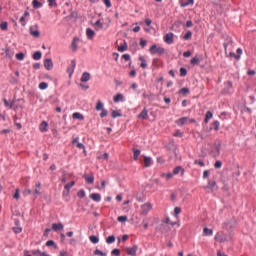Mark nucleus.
Masks as SVG:
<instances>
[{
  "label": "nucleus",
  "instance_id": "f257e3e1",
  "mask_svg": "<svg viewBox=\"0 0 256 256\" xmlns=\"http://www.w3.org/2000/svg\"><path fill=\"white\" fill-rule=\"evenodd\" d=\"M208 147L211 149L209 155L214 159H217L221 155V141L217 140L213 143L209 142Z\"/></svg>",
  "mask_w": 256,
  "mask_h": 256
},
{
  "label": "nucleus",
  "instance_id": "f03ea898",
  "mask_svg": "<svg viewBox=\"0 0 256 256\" xmlns=\"http://www.w3.org/2000/svg\"><path fill=\"white\" fill-rule=\"evenodd\" d=\"M149 52L151 55H165V48L159 47L157 44H153L150 47Z\"/></svg>",
  "mask_w": 256,
  "mask_h": 256
},
{
  "label": "nucleus",
  "instance_id": "7ed1b4c3",
  "mask_svg": "<svg viewBox=\"0 0 256 256\" xmlns=\"http://www.w3.org/2000/svg\"><path fill=\"white\" fill-rule=\"evenodd\" d=\"M138 250H139V246L134 244L132 247L126 248V253H127V255H130V256H137Z\"/></svg>",
  "mask_w": 256,
  "mask_h": 256
},
{
  "label": "nucleus",
  "instance_id": "20e7f679",
  "mask_svg": "<svg viewBox=\"0 0 256 256\" xmlns=\"http://www.w3.org/2000/svg\"><path fill=\"white\" fill-rule=\"evenodd\" d=\"M175 34L173 32L167 33L164 35V41L167 43V45H173Z\"/></svg>",
  "mask_w": 256,
  "mask_h": 256
},
{
  "label": "nucleus",
  "instance_id": "39448f33",
  "mask_svg": "<svg viewBox=\"0 0 256 256\" xmlns=\"http://www.w3.org/2000/svg\"><path fill=\"white\" fill-rule=\"evenodd\" d=\"M83 179H85L86 183H88L89 185H93V183H95V176H93V173H91L90 175L84 174Z\"/></svg>",
  "mask_w": 256,
  "mask_h": 256
},
{
  "label": "nucleus",
  "instance_id": "423d86ee",
  "mask_svg": "<svg viewBox=\"0 0 256 256\" xmlns=\"http://www.w3.org/2000/svg\"><path fill=\"white\" fill-rule=\"evenodd\" d=\"M44 67L47 71H51L53 69V60L51 58H46L44 60Z\"/></svg>",
  "mask_w": 256,
  "mask_h": 256
},
{
  "label": "nucleus",
  "instance_id": "0eeeda50",
  "mask_svg": "<svg viewBox=\"0 0 256 256\" xmlns=\"http://www.w3.org/2000/svg\"><path fill=\"white\" fill-rule=\"evenodd\" d=\"M138 119H143L144 121H147V119H149V110H147V108H144L142 112L138 115Z\"/></svg>",
  "mask_w": 256,
  "mask_h": 256
},
{
  "label": "nucleus",
  "instance_id": "6e6552de",
  "mask_svg": "<svg viewBox=\"0 0 256 256\" xmlns=\"http://www.w3.org/2000/svg\"><path fill=\"white\" fill-rule=\"evenodd\" d=\"M142 209V215H147L149 213L150 209H153V206H151V203H145L141 206Z\"/></svg>",
  "mask_w": 256,
  "mask_h": 256
},
{
  "label": "nucleus",
  "instance_id": "1a4fd4ad",
  "mask_svg": "<svg viewBox=\"0 0 256 256\" xmlns=\"http://www.w3.org/2000/svg\"><path fill=\"white\" fill-rule=\"evenodd\" d=\"M224 85H225V88L222 90V95H227V93H229V89L233 87V82L226 81Z\"/></svg>",
  "mask_w": 256,
  "mask_h": 256
},
{
  "label": "nucleus",
  "instance_id": "9d476101",
  "mask_svg": "<svg viewBox=\"0 0 256 256\" xmlns=\"http://www.w3.org/2000/svg\"><path fill=\"white\" fill-rule=\"evenodd\" d=\"M215 241H219V243H225V241H227V235L217 233L215 236Z\"/></svg>",
  "mask_w": 256,
  "mask_h": 256
},
{
  "label": "nucleus",
  "instance_id": "9b49d317",
  "mask_svg": "<svg viewBox=\"0 0 256 256\" xmlns=\"http://www.w3.org/2000/svg\"><path fill=\"white\" fill-rule=\"evenodd\" d=\"M188 121H189V117H182V118L176 120L175 123L179 127H183V125H185V123H187Z\"/></svg>",
  "mask_w": 256,
  "mask_h": 256
},
{
  "label": "nucleus",
  "instance_id": "f8f14e48",
  "mask_svg": "<svg viewBox=\"0 0 256 256\" xmlns=\"http://www.w3.org/2000/svg\"><path fill=\"white\" fill-rule=\"evenodd\" d=\"M71 65L72 67L67 68V73H69V77H71V75H73V73L75 72V67L77 65V62L75 60H72Z\"/></svg>",
  "mask_w": 256,
  "mask_h": 256
},
{
  "label": "nucleus",
  "instance_id": "ddd939ff",
  "mask_svg": "<svg viewBox=\"0 0 256 256\" xmlns=\"http://www.w3.org/2000/svg\"><path fill=\"white\" fill-rule=\"evenodd\" d=\"M91 79V74L89 72H84L80 79L81 83H87Z\"/></svg>",
  "mask_w": 256,
  "mask_h": 256
},
{
  "label": "nucleus",
  "instance_id": "4468645a",
  "mask_svg": "<svg viewBox=\"0 0 256 256\" xmlns=\"http://www.w3.org/2000/svg\"><path fill=\"white\" fill-rule=\"evenodd\" d=\"M180 171H181V177H183V175H185V169H183V167L181 166L175 167L172 174L179 175Z\"/></svg>",
  "mask_w": 256,
  "mask_h": 256
},
{
  "label": "nucleus",
  "instance_id": "2eb2a0df",
  "mask_svg": "<svg viewBox=\"0 0 256 256\" xmlns=\"http://www.w3.org/2000/svg\"><path fill=\"white\" fill-rule=\"evenodd\" d=\"M29 32L30 35H32V37H35L36 39L41 37V32H39V30H33V26L30 27Z\"/></svg>",
  "mask_w": 256,
  "mask_h": 256
},
{
  "label": "nucleus",
  "instance_id": "dca6fc26",
  "mask_svg": "<svg viewBox=\"0 0 256 256\" xmlns=\"http://www.w3.org/2000/svg\"><path fill=\"white\" fill-rule=\"evenodd\" d=\"M52 231H63V223L52 224Z\"/></svg>",
  "mask_w": 256,
  "mask_h": 256
},
{
  "label": "nucleus",
  "instance_id": "f3484780",
  "mask_svg": "<svg viewBox=\"0 0 256 256\" xmlns=\"http://www.w3.org/2000/svg\"><path fill=\"white\" fill-rule=\"evenodd\" d=\"M90 199H92V201H95L96 203H99V201H101V194L92 193L90 194Z\"/></svg>",
  "mask_w": 256,
  "mask_h": 256
},
{
  "label": "nucleus",
  "instance_id": "a211bd4d",
  "mask_svg": "<svg viewBox=\"0 0 256 256\" xmlns=\"http://www.w3.org/2000/svg\"><path fill=\"white\" fill-rule=\"evenodd\" d=\"M86 36H87V39H89V40L93 39V37H95V31L91 28H87Z\"/></svg>",
  "mask_w": 256,
  "mask_h": 256
},
{
  "label": "nucleus",
  "instance_id": "6ab92c4d",
  "mask_svg": "<svg viewBox=\"0 0 256 256\" xmlns=\"http://www.w3.org/2000/svg\"><path fill=\"white\" fill-rule=\"evenodd\" d=\"M138 61H141V69H147V60L143 56H139Z\"/></svg>",
  "mask_w": 256,
  "mask_h": 256
},
{
  "label": "nucleus",
  "instance_id": "aec40b11",
  "mask_svg": "<svg viewBox=\"0 0 256 256\" xmlns=\"http://www.w3.org/2000/svg\"><path fill=\"white\" fill-rule=\"evenodd\" d=\"M132 151L134 153L133 160L138 161L139 160V155H141V150H139L137 148H133Z\"/></svg>",
  "mask_w": 256,
  "mask_h": 256
},
{
  "label": "nucleus",
  "instance_id": "412c9836",
  "mask_svg": "<svg viewBox=\"0 0 256 256\" xmlns=\"http://www.w3.org/2000/svg\"><path fill=\"white\" fill-rule=\"evenodd\" d=\"M41 57H43V53H41V51H36L32 55V59H34V61H39Z\"/></svg>",
  "mask_w": 256,
  "mask_h": 256
},
{
  "label": "nucleus",
  "instance_id": "4be33fe9",
  "mask_svg": "<svg viewBox=\"0 0 256 256\" xmlns=\"http://www.w3.org/2000/svg\"><path fill=\"white\" fill-rule=\"evenodd\" d=\"M178 93H179V95H183V97H185V96L189 95V93H191V90H189V88H187V87H184V88L180 89L178 91Z\"/></svg>",
  "mask_w": 256,
  "mask_h": 256
},
{
  "label": "nucleus",
  "instance_id": "5701e85b",
  "mask_svg": "<svg viewBox=\"0 0 256 256\" xmlns=\"http://www.w3.org/2000/svg\"><path fill=\"white\" fill-rule=\"evenodd\" d=\"M73 119H78L79 121H83L85 119V116L79 112H75L72 114Z\"/></svg>",
  "mask_w": 256,
  "mask_h": 256
},
{
  "label": "nucleus",
  "instance_id": "b1692460",
  "mask_svg": "<svg viewBox=\"0 0 256 256\" xmlns=\"http://www.w3.org/2000/svg\"><path fill=\"white\" fill-rule=\"evenodd\" d=\"M32 7L33 9H41V7H43V3L39 2V0H33Z\"/></svg>",
  "mask_w": 256,
  "mask_h": 256
},
{
  "label": "nucleus",
  "instance_id": "393cba45",
  "mask_svg": "<svg viewBox=\"0 0 256 256\" xmlns=\"http://www.w3.org/2000/svg\"><path fill=\"white\" fill-rule=\"evenodd\" d=\"M217 186V182L215 180H209L206 189H211L213 191L214 187Z\"/></svg>",
  "mask_w": 256,
  "mask_h": 256
},
{
  "label": "nucleus",
  "instance_id": "a878e982",
  "mask_svg": "<svg viewBox=\"0 0 256 256\" xmlns=\"http://www.w3.org/2000/svg\"><path fill=\"white\" fill-rule=\"evenodd\" d=\"M77 41H79V38L74 37L73 41L71 43V49L72 51L75 53V51H77Z\"/></svg>",
  "mask_w": 256,
  "mask_h": 256
},
{
  "label": "nucleus",
  "instance_id": "bb28decb",
  "mask_svg": "<svg viewBox=\"0 0 256 256\" xmlns=\"http://www.w3.org/2000/svg\"><path fill=\"white\" fill-rule=\"evenodd\" d=\"M128 49V45H127V41H124L123 44H121L120 46H118V51L120 53H123L124 51H127Z\"/></svg>",
  "mask_w": 256,
  "mask_h": 256
},
{
  "label": "nucleus",
  "instance_id": "cd10ccee",
  "mask_svg": "<svg viewBox=\"0 0 256 256\" xmlns=\"http://www.w3.org/2000/svg\"><path fill=\"white\" fill-rule=\"evenodd\" d=\"M144 158V167H151V157L149 156H143Z\"/></svg>",
  "mask_w": 256,
  "mask_h": 256
},
{
  "label": "nucleus",
  "instance_id": "c85d7f7f",
  "mask_svg": "<svg viewBox=\"0 0 256 256\" xmlns=\"http://www.w3.org/2000/svg\"><path fill=\"white\" fill-rule=\"evenodd\" d=\"M47 127H49V123H47V121H43L41 124H40V131L42 133H45V131H47Z\"/></svg>",
  "mask_w": 256,
  "mask_h": 256
},
{
  "label": "nucleus",
  "instance_id": "c756f323",
  "mask_svg": "<svg viewBox=\"0 0 256 256\" xmlns=\"http://www.w3.org/2000/svg\"><path fill=\"white\" fill-rule=\"evenodd\" d=\"M2 51H5V54H6V58H7V59H12V57H13V52L11 53V50L9 49V47L3 48Z\"/></svg>",
  "mask_w": 256,
  "mask_h": 256
},
{
  "label": "nucleus",
  "instance_id": "7c9ffc66",
  "mask_svg": "<svg viewBox=\"0 0 256 256\" xmlns=\"http://www.w3.org/2000/svg\"><path fill=\"white\" fill-rule=\"evenodd\" d=\"M170 223H171V219H169V217H166L165 220L162 221L160 230H162V232H163V229H165V224L170 225Z\"/></svg>",
  "mask_w": 256,
  "mask_h": 256
},
{
  "label": "nucleus",
  "instance_id": "2f4dec72",
  "mask_svg": "<svg viewBox=\"0 0 256 256\" xmlns=\"http://www.w3.org/2000/svg\"><path fill=\"white\" fill-rule=\"evenodd\" d=\"M111 117L112 119H117V117H123V114H121L119 111L117 110H112L111 112Z\"/></svg>",
  "mask_w": 256,
  "mask_h": 256
},
{
  "label": "nucleus",
  "instance_id": "473e14b6",
  "mask_svg": "<svg viewBox=\"0 0 256 256\" xmlns=\"http://www.w3.org/2000/svg\"><path fill=\"white\" fill-rule=\"evenodd\" d=\"M114 103H119V101H123V94L118 93L113 98Z\"/></svg>",
  "mask_w": 256,
  "mask_h": 256
},
{
  "label": "nucleus",
  "instance_id": "72a5a7b5",
  "mask_svg": "<svg viewBox=\"0 0 256 256\" xmlns=\"http://www.w3.org/2000/svg\"><path fill=\"white\" fill-rule=\"evenodd\" d=\"M94 26H95V30L96 31H99V30L103 29V23L101 22V20H97L94 23Z\"/></svg>",
  "mask_w": 256,
  "mask_h": 256
},
{
  "label": "nucleus",
  "instance_id": "f704fd0d",
  "mask_svg": "<svg viewBox=\"0 0 256 256\" xmlns=\"http://www.w3.org/2000/svg\"><path fill=\"white\" fill-rule=\"evenodd\" d=\"M46 247H53L54 249H58L57 244H56L55 241H53V240H48V241L46 242Z\"/></svg>",
  "mask_w": 256,
  "mask_h": 256
},
{
  "label": "nucleus",
  "instance_id": "c9c22d12",
  "mask_svg": "<svg viewBox=\"0 0 256 256\" xmlns=\"http://www.w3.org/2000/svg\"><path fill=\"white\" fill-rule=\"evenodd\" d=\"M191 37H193V32H191V30H188L185 35L183 36L184 41H189V39H191Z\"/></svg>",
  "mask_w": 256,
  "mask_h": 256
},
{
  "label": "nucleus",
  "instance_id": "e433bc0d",
  "mask_svg": "<svg viewBox=\"0 0 256 256\" xmlns=\"http://www.w3.org/2000/svg\"><path fill=\"white\" fill-rule=\"evenodd\" d=\"M203 235H206V236H211L213 235V229H209L208 227H205L203 229Z\"/></svg>",
  "mask_w": 256,
  "mask_h": 256
},
{
  "label": "nucleus",
  "instance_id": "4c0bfd02",
  "mask_svg": "<svg viewBox=\"0 0 256 256\" xmlns=\"http://www.w3.org/2000/svg\"><path fill=\"white\" fill-rule=\"evenodd\" d=\"M91 243H93L94 245H97V243H99V237L95 236V235H91L89 237Z\"/></svg>",
  "mask_w": 256,
  "mask_h": 256
},
{
  "label": "nucleus",
  "instance_id": "58836bf2",
  "mask_svg": "<svg viewBox=\"0 0 256 256\" xmlns=\"http://www.w3.org/2000/svg\"><path fill=\"white\" fill-rule=\"evenodd\" d=\"M106 243H108V245H111V243H115V235H110L106 238Z\"/></svg>",
  "mask_w": 256,
  "mask_h": 256
},
{
  "label": "nucleus",
  "instance_id": "ea45409f",
  "mask_svg": "<svg viewBox=\"0 0 256 256\" xmlns=\"http://www.w3.org/2000/svg\"><path fill=\"white\" fill-rule=\"evenodd\" d=\"M95 109H96V111H102V110L104 109V108H103V102H101V100H99V101L96 103Z\"/></svg>",
  "mask_w": 256,
  "mask_h": 256
},
{
  "label": "nucleus",
  "instance_id": "a19ab883",
  "mask_svg": "<svg viewBox=\"0 0 256 256\" xmlns=\"http://www.w3.org/2000/svg\"><path fill=\"white\" fill-rule=\"evenodd\" d=\"M8 27H9V23H7V22H1L0 23L1 31H7Z\"/></svg>",
  "mask_w": 256,
  "mask_h": 256
},
{
  "label": "nucleus",
  "instance_id": "79ce46f5",
  "mask_svg": "<svg viewBox=\"0 0 256 256\" xmlns=\"http://www.w3.org/2000/svg\"><path fill=\"white\" fill-rule=\"evenodd\" d=\"M236 55H234V59H241V55L243 54V50L241 48H238L236 50Z\"/></svg>",
  "mask_w": 256,
  "mask_h": 256
},
{
  "label": "nucleus",
  "instance_id": "37998d69",
  "mask_svg": "<svg viewBox=\"0 0 256 256\" xmlns=\"http://www.w3.org/2000/svg\"><path fill=\"white\" fill-rule=\"evenodd\" d=\"M16 59H17V61H23V59H25V53H23V52L17 53Z\"/></svg>",
  "mask_w": 256,
  "mask_h": 256
},
{
  "label": "nucleus",
  "instance_id": "c03bdc74",
  "mask_svg": "<svg viewBox=\"0 0 256 256\" xmlns=\"http://www.w3.org/2000/svg\"><path fill=\"white\" fill-rule=\"evenodd\" d=\"M111 255H113V256H120L121 255V250L119 248H114L111 251Z\"/></svg>",
  "mask_w": 256,
  "mask_h": 256
},
{
  "label": "nucleus",
  "instance_id": "a18cd8bd",
  "mask_svg": "<svg viewBox=\"0 0 256 256\" xmlns=\"http://www.w3.org/2000/svg\"><path fill=\"white\" fill-rule=\"evenodd\" d=\"M127 220H128L127 215L118 216V218H117V221H118L119 223H125Z\"/></svg>",
  "mask_w": 256,
  "mask_h": 256
},
{
  "label": "nucleus",
  "instance_id": "49530a36",
  "mask_svg": "<svg viewBox=\"0 0 256 256\" xmlns=\"http://www.w3.org/2000/svg\"><path fill=\"white\" fill-rule=\"evenodd\" d=\"M74 185H75V181H71L70 183L64 186V189H66V191H71V187H74Z\"/></svg>",
  "mask_w": 256,
  "mask_h": 256
},
{
  "label": "nucleus",
  "instance_id": "de8ad7c7",
  "mask_svg": "<svg viewBox=\"0 0 256 256\" xmlns=\"http://www.w3.org/2000/svg\"><path fill=\"white\" fill-rule=\"evenodd\" d=\"M180 77H187V68L185 67L180 68Z\"/></svg>",
  "mask_w": 256,
  "mask_h": 256
},
{
  "label": "nucleus",
  "instance_id": "09e8293b",
  "mask_svg": "<svg viewBox=\"0 0 256 256\" xmlns=\"http://www.w3.org/2000/svg\"><path fill=\"white\" fill-rule=\"evenodd\" d=\"M47 87H49V84H47V82H41L39 84V89H41L42 91H45V89H47Z\"/></svg>",
  "mask_w": 256,
  "mask_h": 256
},
{
  "label": "nucleus",
  "instance_id": "8fccbe9b",
  "mask_svg": "<svg viewBox=\"0 0 256 256\" xmlns=\"http://www.w3.org/2000/svg\"><path fill=\"white\" fill-rule=\"evenodd\" d=\"M136 199L139 203H143V201H145V196L143 194H137Z\"/></svg>",
  "mask_w": 256,
  "mask_h": 256
},
{
  "label": "nucleus",
  "instance_id": "3c124183",
  "mask_svg": "<svg viewBox=\"0 0 256 256\" xmlns=\"http://www.w3.org/2000/svg\"><path fill=\"white\" fill-rule=\"evenodd\" d=\"M139 45L142 47V49H145V47H147V40L141 38Z\"/></svg>",
  "mask_w": 256,
  "mask_h": 256
},
{
  "label": "nucleus",
  "instance_id": "603ef678",
  "mask_svg": "<svg viewBox=\"0 0 256 256\" xmlns=\"http://www.w3.org/2000/svg\"><path fill=\"white\" fill-rule=\"evenodd\" d=\"M107 115H109V111H107V109L103 108L102 112L100 113L101 119H103L104 117H107Z\"/></svg>",
  "mask_w": 256,
  "mask_h": 256
},
{
  "label": "nucleus",
  "instance_id": "864d4df0",
  "mask_svg": "<svg viewBox=\"0 0 256 256\" xmlns=\"http://www.w3.org/2000/svg\"><path fill=\"white\" fill-rule=\"evenodd\" d=\"M214 167L215 169H221V167H223V162H221V160L216 161Z\"/></svg>",
  "mask_w": 256,
  "mask_h": 256
},
{
  "label": "nucleus",
  "instance_id": "5fc2aeb1",
  "mask_svg": "<svg viewBox=\"0 0 256 256\" xmlns=\"http://www.w3.org/2000/svg\"><path fill=\"white\" fill-rule=\"evenodd\" d=\"M199 58L198 57H193L190 61L191 65H199Z\"/></svg>",
  "mask_w": 256,
  "mask_h": 256
},
{
  "label": "nucleus",
  "instance_id": "6e6d98bb",
  "mask_svg": "<svg viewBox=\"0 0 256 256\" xmlns=\"http://www.w3.org/2000/svg\"><path fill=\"white\" fill-rule=\"evenodd\" d=\"M94 255L107 256V253H105V252H103V251H101V250H99V249H96V250L94 251Z\"/></svg>",
  "mask_w": 256,
  "mask_h": 256
},
{
  "label": "nucleus",
  "instance_id": "4d7b16f0",
  "mask_svg": "<svg viewBox=\"0 0 256 256\" xmlns=\"http://www.w3.org/2000/svg\"><path fill=\"white\" fill-rule=\"evenodd\" d=\"M77 197H79V199H83L85 197V190H79L77 193Z\"/></svg>",
  "mask_w": 256,
  "mask_h": 256
},
{
  "label": "nucleus",
  "instance_id": "13d9d810",
  "mask_svg": "<svg viewBox=\"0 0 256 256\" xmlns=\"http://www.w3.org/2000/svg\"><path fill=\"white\" fill-rule=\"evenodd\" d=\"M173 175H174L173 173H167V174L162 173L161 177H166L167 181H169V179L173 178Z\"/></svg>",
  "mask_w": 256,
  "mask_h": 256
},
{
  "label": "nucleus",
  "instance_id": "bf43d9fd",
  "mask_svg": "<svg viewBox=\"0 0 256 256\" xmlns=\"http://www.w3.org/2000/svg\"><path fill=\"white\" fill-rule=\"evenodd\" d=\"M181 213V207H175L174 208V217H178Z\"/></svg>",
  "mask_w": 256,
  "mask_h": 256
},
{
  "label": "nucleus",
  "instance_id": "052dcab7",
  "mask_svg": "<svg viewBox=\"0 0 256 256\" xmlns=\"http://www.w3.org/2000/svg\"><path fill=\"white\" fill-rule=\"evenodd\" d=\"M49 7H57V1L56 0H47Z\"/></svg>",
  "mask_w": 256,
  "mask_h": 256
},
{
  "label": "nucleus",
  "instance_id": "680f3d73",
  "mask_svg": "<svg viewBox=\"0 0 256 256\" xmlns=\"http://www.w3.org/2000/svg\"><path fill=\"white\" fill-rule=\"evenodd\" d=\"M194 165H200V167H205V162L203 160H195Z\"/></svg>",
  "mask_w": 256,
  "mask_h": 256
},
{
  "label": "nucleus",
  "instance_id": "e2e57ef3",
  "mask_svg": "<svg viewBox=\"0 0 256 256\" xmlns=\"http://www.w3.org/2000/svg\"><path fill=\"white\" fill-rule=\"evenodd\" d=\"M12 231H14V233H16V234H19V233H21L23 231V228L18 227V226L17 227H13Z\"/></svg>",
  "mask_w": 256,
  "mask_h": 256
},
{
  "label": "nucleus",
  "instance_id": "0e129e2a",
  "mask_svg": "<svg viewBox=\"0 0 256 256\" xmlns=\"http://www.w3.org/2000/svg\"><path fill=\"white\" fill-rule=\"evenodd\" d=\"M213 127H214V131H219V121L215 120L212 123Z\"/></svg>",
  "mask_w": 256,
  "mask_h": 256
},
{
  "label": "nucleus",
  "instance_id": "69168bd1",
  "mask_svg": "<svg viewBox=\"0 0 256 256\" xmlns=\"http://www.w3.org/2000/svg\"><path fill=\"white\" fill-rule=\"evenodd\" d=\"M10 83L11 85H17V83H19V79L12 76L10 79Z\"/></svg>",
  "mask_w": 256,
  "mask_h": 256
},
{
  "label": "nucleus",
  "instance_id": "338daca9",
  "mask_svg": "<svg viewBox=\"0 0 256 256\" xmlns=\"http://www.w3.org/2000/svg\"><path fill=\"white\" fill-rule=\"evenodd\" d=\"M205 118H206V119H213V112L207 111V112H206V115H205Z\"/></svg>",
  "mask_w": 256,
  "mask_h": 256
},
{
  "label": "nucleus",
  "instance_id": "774afa93",
  "mask_svg": "<svg viewBox=\"0 0 256 256\" xmlns=\"http://www.w3.org/2000/svg\"><path fill=\"white\" fill-rule=\"evenodd\" d=\"M122 59H124V61H131V55H129V54H123V55H122Z\"/></svg>",
  "mask_w": 256,
  "mask_h": 256
}]
</instances>
